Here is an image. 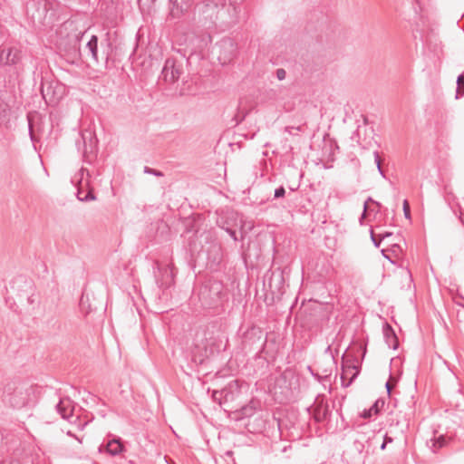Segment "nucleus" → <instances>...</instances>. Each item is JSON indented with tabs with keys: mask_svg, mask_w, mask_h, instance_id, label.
Here are the masks:
<instances>
[{
	"mask_svg": "<svg viewBox=\"0 0 464 464\" xmlns=\"http://www.w3.org/2000/svg\"><path fill=\"white\" fill-rule=\"evenodd\" d=\"M456 304L464 307V304L461 303V301H455Z\"/></svg>",
	"mask_w": 464,
	"mask_h": 464,
	"instance_id": "nucleus-42",
	"label": "nucleus"
},
{
	"mask_svg": "<svg viewBox=\"0 0 464 464\" xmlns=\"http://www.w3.org/2000/svg\"><path fill=\"white\" fill-rule=\"evenodd\" d=\"M372 415H375L372 409H365L362 411V412L361 413V417L363 418V419H370Z\"/></svg>",
	"mask_w": 464,
	"mask_h": 464,
	"instance_id": "nucleus-31",
	"label": "nucleus"
},
{
	"mask_svg": "<svg viewBox=\"0 0 464 464\" xmlns=\"http://www.w3.org/2000/svg\"><path fill=\"white\" fill-rule=\"evenodd\" d=\"M184 73L183 61L169 57L165 61L161 77L168 83L176 82Z\"/></svg>",
	"mask_w": 464,
	"mask_h": 464,
	"instance_id": "nucleus-6",
	"label": "nucleus"
},
{
	"mask_svg": "<svg viewBox=\"0 0 464 464\" xmlns=\"http://www.w3.org/2000/svg\"><path fill=\"white\" fill-rule=\"evenodd\" d=\"M385 388H386V390H387L388 394H391V392H392V384H391L390 381H388V382H386V384H385Z\"/></svg>",
	"mask_w": 464,
	"mask_h": 464,
	"instance_id": "nucleus-41",
	"label": "nucleus"
},
{
	"mask_svg": "<svg viewBox=\"0 0 464 464\" xmlns=\"http://www.w3.org/2000/svg\"><path fill=\"white\" fill-rule=\"evenodd\" d=\"M300 130H301L300 127H294V126H286L285 128V131L289 133V134H294V130L299 131Z\"/></svg>",
	"mask_w": 464,
	"mask_h": 464,
	"instance_id": "nucleus-35",
	"label": "nucleus"
},
{
	"mask_svg": "<svg viewBox=\"0 0 464 464\" xmlns=\"http://www.w3.org/2000/svg\"><path fill=\"white\" fill-rule=\"evenodd\" d=\"M144 172L147 174L154 175L156 177H163V173L161 171L155 169H151L147 166L144 167Z\"/></svg>",
	"mask_w": 464,
	"mask_h": 464,
	"instance_id": "nucleus-28",
	"label": "nucleus"
},
{
	"mask_svg": "<svg viewBox=\"0 0 464 464\" xmlns=\"http://www.w3.org/2000/svg\"><path fill=\"white\" fill-rule=\"evenodd\" d=\"M403 212L406 218H411L410 205L406 199L403 201Z\"/></svg>",
	"mask_w": 464,
	"mask_h": 464,
	"instance_id": "nucleus-30",
	"label": "nucleus"
},
{
	"mask_svg": "<svg viewBox=\"0 0 464 464\" xmlns=\"http://www.w3.org/2000/svg\"><path fill=\"white\" fill-rule=\"evenodd\" d=\"M301 315L305 317L304 324L308 326L318 325L324 320L328 319V312L326 307L321 303H314L305 307Z\"/></svg>",
	"mask_w": 464,
	"mask_h": 464,
	"instance_id": "nucleus-5",
	"label": "nucleus"
},
{
	"mask_svg": "<svg viewBox=\"0 0 464 464\" xmlns=\"http://www.w3.org/2000/svg\"><path fill=\"white\" fill-rule=\"evenodd\" d=\"M160 275L157 276V285L160 288L167 289L174 284L176 276V267L173 263L168 264L162 268H159Z\"/></svg>",
	"mask_w": 464,
	"mask_h": 464,
	"instance_id": "nucleus-10",
	"label": "nucleus"
},
{
	"mask_svg": "<svg viewBox=\"0 0 464 464\" xmlns=\"http://www.w3.org/2000/svg\"><path fill=\"white\" fill-rule=\"evenodd\" d=\"M33 386L26 384H8L5 390V400L14 409H22L33 401Z\"/></svg>",
	"mask_w": 464,
	"mask_h": 464,
	"instance_id": "nucleus-3",
	"label": "nucleus"
},
{
	"mask_svg": "<svg viewBox=\"0 0 464 464\" xmlns=\"http://www.w3.org/2000/svg\"><path fill=\"white\" fill-rule=\"evenodd\" d=\"M23 60L20 44L4 43L0 46V73L4 74L6 87H14L19 77V66Z\"/></svg>",
	"mask_w": 464,
	"mask_h": 464,
	"instance_id": "nucleus-1",
	"label": "nucleus"
},
{
	"mask_svg": "<svg viewBox=\"0 0 464 464\" xmlns=\"http://www.w3.org/2000/svg\"><path fill=\"white\" fill-rule=\"evenodd\" d=\"M257 405H258L257 401H251L248 404L242 407L240 410L242 417L249 418V417L253 416L256 413Z\"/></svg>",
	"mask_w": 464,
	"mask_h": 464,
	"instance_id": "nucleus-19",
	"label": "nucleus"
},
{
	"mask_svg": "<svg viewBox=\"0 0 464 464\" xmlns=\"http://www.w3.org/2000/svg\"><path fill=\"white\" fill-rule=\"evenodd\" d=\"M386 445L387 443H385L384 441L382 442V444L381 445V450H384L386 448Z\"/></svg>",
	"mask_w": 464,
	"mask_h": 464,
	"instance_id": "nucleus-43",
	"label": "nucleus"
},
{
	"mask_svg": "<svg viewBox=\"0 0 464 464\" xmlns=\"http://www.w3.org/2000/svg\"><path fill=\"white\" fill-rule=\"evenodd\" d=\"M384 406L383 400H377L371 407L372 412L376 415L380 412L381 409Z\"/></svg>",
	"mask_w": 464,
	"mask_h": 464,
	"instance_id": "nucleus-24",
	"label": "nucleus"
},
{
	"mask_svg": "<svg viewBox=\"0 0 464 464\" xmlns=\"http://www.w3.org/2000/svg\"><path fill=\"white\" fill-rule=\"evenodd\" d=\"M29 134H30L31 140L34 141V135L33 127H32L31 123H29Z\"/></svg>",
	"mask_w": 464,
	"mask_h": 464,
	"instance_id": "nucleus-39",
	"label": "nucleus"
},
{
	"mask_svg": "<svg viewBox=\"0 0 464 464\" xmlns=\"http://www.w3.org/2000/svg\"><path fill=\"white\" fill-rule=\"evenodd\" d=\"M169 13L168 21H180L190 10L193 0H169Z\"/></svg>",
	"mask_w": 464,
	"mask_h": 464,
	"instance_id": "nucleus-7",
	"label": "nucleus"
},
{
	"mask_svg": "<svg viewBox=\"0 0 464 464\" xmlns=\"http://www.w3.org/2000/svg\"><path fill=\"white\" fill-rule=\"evenodd\" d=\"M430 441L432 442L431 448L434 452L444 447L447 443V440L443 435H440L438 438L430 440Z\"/></svg>",
	"mask_w": 464,
	"mask_h": 464,
	"instance_id": "nucleus-21",
	"label": "nucleus"
},
{
	"mask_svg": "<svg viewBox=\"0 0 464 464\" xmlns=\"http://www.w3.org/2000/svg\"><path fill=\"white\" fill-rule=\"evenodd\" d=\"M223 44H228L230 46H232V43H231L230 41H228V42H224Z\"/></svg>",
	"mask_w": 464,
	"mask_h": 464,
	"instance_id": "nucleus-45",
	"label": "nucleus"
},
{
	"mask_svg": "<svg viewBox=\"0 0 464 464\" xmlns=\"http://www.w3.org/2000/svg\"><path fill=\"white\" fill-rule=\"evenodd\" d=\"M373 156H374V161L376 163V166H377V169H378V171L379 173L382 176V177H385L384 175V171L382 168V161H381V158H380V155H379V152L378 151H374L373 152Z\"/></svg>",
	"mask_w": 464,
	"mask_h": 464,
	"instance_id": "nucleus-25",
	"label": "nucleus"
},
{
	"mask_svg": "<svg viewBox=\"0 0 464 464\" xmlns=\"http://www.w3.org/2000/svg\"><path fill=\"white\" fill-rule=\"evenodd\" d=\"M239 393L240 388L237 380L231 381L227 386L221 389V395L223 394V401H225V404L234 401Z\"/></svg>",
	"mask_w": 464,
	"mask_h": 464,
	"instance_id": "nucleus-15",
	"label": "nucleus"
},
{
	"mask_svg": "<svg viewBox=\"0 0 464 464\" xmlns=\"http://www.w3.org/2000/svg\"><path fill=\"white\" fill-rule=\"evenodd\" d=\"M71 54L73 59H78L81 57L79 45L75 44V46L73 47V52Z\"/></svg>",
	"mask_w": 464,
	"mask_h": 464,
	"instance_id": "nucleus-33",
	"label": "nucleus"
},
{
	"mask_svg": "<svg viewBox=\"0 0 464 464\" xmlns=\"http://www.w3.org/2000/svg\"><path fill=\"white\" fill-rule=\"evenodd\" d=\"M284 285L283 272L280 269L268 270L264 276V287L272 295L280 292Z\"/></svg>",
	"mask_w": 464,
	"mask_h": 464,
	"instance_id": "nucleus-8",
	"label": "nucleus"
},
{
	"mask_svg": "<svg viewBox=\"0 0 464 464\" xmlns=\"http://www.w3.org/2000/svg\"><path fill=\"white\" fill-rule=\"evenodd\" d=\"M307 411L318 423L324 421L330 415L329 406L324 398H316L313 408H307Z\"/></svg>",
	"mask_w": 464,
	"mask_h": 464,
	"instance_id": "nucleus-13",
	"label": "nucleus"
},
{
	"mask_svg": "<svg viewBox=\"0 0 464 464\" xmlns=\"http://www.w3.org/2000/svg\"><path fill=\"white\" fill-rule=\"evenodd\" d=\"M126 448L123 441L119 437H113L104 440L99 447V452L107 453L110 456L115 457L124 452Z\"/></svg>",
	"mask_w": 464,
	"mask_h": 464,
	"instance_id": "nucleus-11",
	"label": "nucleus"
},
{
	"mask_svg": "<svg viewBox=\"0 0 464 464\" xmlns=\"http://www.w3.org/2000/svg\"><path fill=\"white\" fill-rule=\"evenodd\" d=\"M392 235V232H384L379 235V237H381V240L385 239L386 237H389Z\"/></svg>",
	"mask_w": 464,
	"mask_h": 464,
	"instance_id": "nucleus-38",
	"label": "nucleus"
},
{
	"mask_svg": "<svg viewBox=\"0 0 464 464\" xmlns=\"http://www.w3.org/2000/svg\"><path fill=\"white\" fill-rule=\"evenodd\" d=\"M233 8H234L235 13H237V7L234 6Z\"/></svg>",
	"mask_w": 464,
	"mask_h": 464,
	"instance_id": "nucleus-46",
	"label": "nucleus"
},
{
	"mask_svg": "<svg viewBox=\"0 0 464 464\" xmlns=\"http://www.w3.org/2000/svg\"><path fill=\"white\" fill-rule=\"evenodd\" d=\"M285 195V189L283 186L275 189L274 198H283Z\"/></svg>",
	"mask_w": 464,
	"mask_h": 464,
	"instance_id": "nucleus-29",
	"label": "nucleus"
},
{
	"mask_svg": "<svg viewBox=\"0 0 464 464\" xmlns=\"http://www.w3.org/2000/svg\"><path fill=\"white\" fill-rule=\"evenodd\" d=\"M222 292V285L220 283H214L211 285V286L208 288V286H204V288L200 292V296L202 298H205L207 295H210L213 293V297H211L212 301L209 303V305L215 304L216 301H218L220 298V295Z\"/></svg>",
	"mask_w": 464,
	"mask_h": 464,
	"instance_id": "nucleus-17",
	"label": "nucleus"
},
{
	"mask_svg": "<svg viewBox=\"0 0 464 464\" xmlns=\"http://www.w3.org/2000/svg\"><path fill=\"white\" fill-rule=\"evenodd\" d=\"M361 367L355 363H350L349 361H343L341 381L343 387L350 386L360 373Z\"/></svg>",
	"mask_w": 464,
	"mask_h": 464,
	"instance_id": "nucleus-12",
	"label": "nucleus"
},
{
	"mask_svg": "<svg viewBox=\"0 0 464 464\" xmlns=\"http://www.w3.org/2000/svg\"><path fill=\"white\" fill-rule=\"evenodd\" d=\"M81 135L83 141L82 156L85 161L91 162L95 156L97 139L95 134L88 130H83Z\"/></svg>",
	"mask_w": 464,
	"mask_h": 464,
	"instance_id": "nucleus-9",
	"label": "nucleus"
},
{
	"mask_svg": "<svg viewBox=\"0 0 464 464\" xmlns=\"http://www.w3.org/2000/svg\"><path fill=\"white\" fill-rule=\"evenodd\" d=\"M77 198L80 201H90L95 199V195L92 189H89L88 191H84L82 188H78L77 191Z\"/></svg>",
	"mask_w": 464,
	"mask_h": 464,
	"instance_id": "nucleus-20",
	"label": "nucleus"
},
{
	"mask_svg": "<svg viewBox=\"0 0 464 464\" xmlns=\"http://www.w3.org/2000/svg\"><path fill=\"white\" fill-rule=\"evenodd\" d=\"M371 239L373 243V245L376 246V247H379L380 246V244H381V237H379V239L376 237L374 232L372 230H371Z\"/></svg>",
	"mask_w": 464,
	"mask_h": 464,
	"instance_id": "nucleus-32",
	"label": "nucleus"
},
{
	"mask_svg": "<svg viewBox=\"0 0 464 464\" xmlns=\"http://www.w3.org/2000/svg\"><path fill=\"white\" fill-rule=\"evenodd\" d=\"M67 434L70 435V436H73L72 433H71L70 431H68Z\"/></svg>",
	"mask_w": 464,
	"mask_h": 464,
	"instance_id": "nucleus-48",
	"label": "nucleus"
},
{
	"mask_svg": "<svg viewBox=\"0 0 464 464\" xmlns=\"http://www.w3.org/2000/svg\"><path fill=\"white\" fill-rule=\"evenodd\" d=\"M383 441L387 444L392 443L393 441V439L386 434L383 438Z\"/></svg>",
	"mask_w": 464,
	"mask_h": 464,
	"instance_id": "nucleus-40",
	"label": "nucleus"
},
{
	"mask_svg": "<svg viewBox=\"0 0 464 464\" xmlns=\"http://www.w3.org/2000/svg\"><path fill=\"white\" fill-rule=\"evenodd\" d=\"M212 398L215 401L218 402L219 405L225 404V401H223V394L221 395V390L214 391Z\"/></svg>",
	"mask_w": 464,
	"mask_h": 464,
	"instance_id": "nucleus-27",
	"label": "nucleus"
},
{
	"mask_svg": "<svg viewBox=\"0 0 464 464\" xmlns=\"http://www.w3.org/2000/svg\"><path fill=\"white\" fill-rule=\"evenodd\" d=\"M211 353H212V350H211V351H209V352H208V350L206 349V353H205V354H204V355H205V356H208V354H210Z\"/></svg>",
	"mask_w": 464,
	"mask_h": 464,
	"instance_id": "nucleus-44",
	"label": "nucleus"
},
{
	"mask_svg": "<svg viewBox=\"0 0 464 464\" xmlns=\"http://www.w3.org/2000/svg\"><path fill=\"white\" fill-rule=\"evenodd\" d=\"M56 411L61 415V417L69 421H73V411L74 404L73 401L68 398L63 397L60 398L58 403L55 405Z\"/></svg>",
	"mask_w": 464,
	"mask_h": 464,
	"instance_id": "nucleus-14",
	"label": "nucleus"
},
{
	"mask_svg": "<svg viewBox=\"0 0 464 464\" xmlns=\"http://www.w3.org/2000/svg\"><path fill=\"white\" fill-rule=\"evenodd\" d=\"M382 332L388 347L396 350L399 346V342L393 328L388 323H385Z\"/></svg>",
	"mask_w": 464,
	"mask_h": 464,
	"instance_id": "nucleus-16",
	"label": "nucleus"
},
{
	"mask_svg": "<svg viewBox=\"0 0 464 464\" xmlns=\"http://www.w3.org/2000/svg\"><path fill=\"white\" fill-rule=\"evenodd\" d=\"M262 337V330L259 327L252 326L246 331V344H253Z\"/></svg>",
	"mask_w": 464,
	"mask_h": 464,
	"instance_id": "nucleus-18",
	"label": "nucleus"
},
{
	"mask_svg": "<svg viewBox=\"0 0 464 464\" xmlns=\"http://www.w3.org/2000/svg\"><path fill=\"white\" fill-rule=\"evenodd\" d=\"M460 219H461V222L464 224V217L463 218L460 217Z\"/></svg>",
	"mask_w": 464,
	"mask_h": 464,
	"instance_id": "nucleus-47",
	"label": "nucleus"
},
{
	"mask_svg": "<svg viewBox=\"0 0 464 464\" xmlns=\"http://www.w3.org/2000/svg\"><path fill=\"white\" fill-rule=\"evenodd\" d=\"M113 46L110 39V34L107 33L99 45V39L96 35H92L85 45V55L94 65L101 63L107 65L112 53Z\"/></svg>",
	"mask_w": 464,
	"mask_h": 464,
	"instance_id": "nucleus-2",
	"label": "nucleus"
},
{
	"mask_svg": "<svg viewBox=\"0 0 464 464\" xmlns=\"http://www.w3.org/2000/svg\"><path fill=\"white\" fill-rule=\"evenodd\" d=\"M464 95V74H459L457 78L456 99Z\"/></svg>",
	"mask_w": 464,
	"mask_h": 464,
	"instance_id": "nucleus-22",
	"label": "nucleus"
},
{
	"mask_svg": "<svg viewBox=\"0 0 464 464\" xmlns=\"http://www.w3.org/2000/svg\"><path fill=\"white\" fill-rule=\"evenodd\" d=\"M8 36V30L0 23V44L6 42Z\"/></svg>",
	"mask_w": 464,
	"mask_h": 464,
	"instance_id": "nucleus-26",
	"label": "nucleus"
},
{
	"mask_svg": "<svg viewBox=\"0 0 464 464\" xmlns=\"http://www.w3.org/2000/svg\"><path fill=\"white\" fill-rule=\"evenodd\" d=\"M286 72L284 69L280 68L276 70V77L278 80L282 81L285 78Z\"/></svg>",
	"mask_w": 464,
	"mask_h": 464,
	"instance_id": "nucleus-34",
	"label": "nucleus"
},
{
	"mask_svg": "<svg viewBox=\"0 0 464 464\" xmlns=\"http://www.w3.org/2000/svg\"><path fill=\"white\" fill-rule=\"evenodd\" d=\"M369 202H372V203L377 205L378 207H381V204L379 202L374 201L371 197H369L363 204V211L360 217V224L361 225L363 224V219L366 218Z\"/></svg>",
	"mask_w": 464,
	"mask_h": 464,
	"instance_id": "nucleus-23",
	"label": "nucleus"
},
{
	"mask_svg": "<svg viewBox=\"0 0 464 464\" xmlns=\"http://www.w3.org/2000/svg\"><path fill=\"white\" fill-rule=\"evenodd\" d=\"M50 89H51V85H48L46 88L44 86H42V94L45 100H46V95L49 93Z\"/></svg>",
	"mask_w": 464,
	"mask_h": 464,
	"instance_id": "nucleus-36",
	"label": "nucleus"
},
{
	"mask_svg": "<svg viewBox=\"0 0 464 464\" xmlns=\"http://www.w3.org/2000/svg\"><path fill=\"white\" fill-rule=\"evenodd\" d=\"M205 245L201 246L198 255H204L210 266H216L220 264L223 257L222 246L209 233L201 235Z\"/></svg>",
	"mask_w": 464,
	"mask_h": 464,
	"instance_id": "nucleus-4",
	"label": "nucleus"
},
{
	"mask_svg": "<svg viewBox=\"0 0 464 464\" xmlns=\"http://www.w3.org/2000/svg\"><path fill=\"white\" fill-rule=\"evenodd\" d=\"M227 232L229 234V236L234 239L237 240L236 231L231 228H227Z\"/></svg>",
	"mask_w": 464,
	"mask_h": 464,
	"instance_id": "nucleus-37",
	"label": "nucleus"
}]
</instances>
